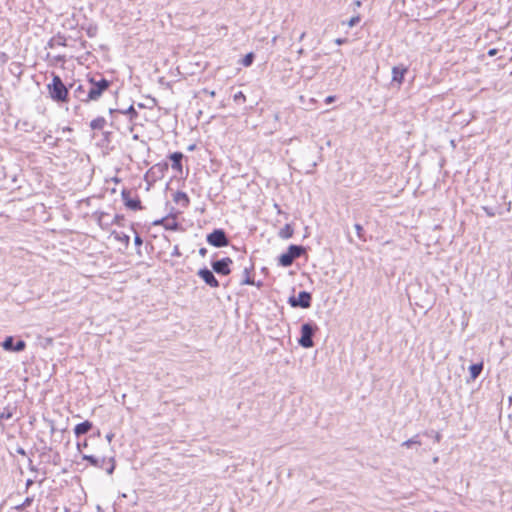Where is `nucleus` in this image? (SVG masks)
<instances>
[{
	"label": "nucleus",
	"instance_id": "1",
	"mask_svg": "<svg viewBox=\"0 0 512 512\" xmlns=\"http://www.w3.org/2000/svg\"><path fill=\"white\" fill-rule=\"evenodd\" d=\"M50 98L56 103H67L69 100V88L66 87L61 77L52 73V81L47 84Z\"/></svg>",
	"mask_w": 512,
	"mask_h": 512
},
{
	"label": "nucleus",
	"instance_id": "2",
	"mask_svg": "<svg viewBox=\"0 0 512 512\" xmlns=\"http://www.w3.org/2000/svg\"><path fill=\"white\" fill-rule=\"evenodd\" d=\"M88 98L91 101H97L109 88L112 82L107 80L102 75H96L88 79Z\"/></svg>",
	"mask_w": 512,
	"mask_h": 512
},
{
	"label": "nucleus",
	"instance_id": "3",
	"mask_svg": "<svg viewBox=\"0 0 512 512\" xmlns=\"http://www.w3.org/2000/svg\"><path fill=\"white\" fill-rule=\"evenodd\" d=\"M306 253V248L302 245L291 244L285 253L278 257V264L282 267H289L293 262Z\"/></svg>",
	"mask_w": 512,
	"mask_h": 512
},
{
	"label": "nucleus",
	"instance_id": "4",
	"mask_svg": "<svg viewBox=\"0 0 512 512\" xmlns=\"http://www.w3.org/2000/svg\"><path fill=\"white\" fill-rule=\"evenodd\" d=\"M318 331V326L314 322H306L301 326V335L298 339V344L306 349L312 348L314 346L313 337L315 333Z\"/></svg>",
	"mask_w": 512,
	"mask_h": 512
},
{
	"label": "nucleus",
	"instance_id": "5",
	"mask_svg": "<svg viewBox=\"0 0 512 512\" xmlns=\"http://www.w3.org/2000/svg\"><path fill=\"white\" fill-rule=\"evenodd\" d=\"M82 459L86 460L93 467L100 468V469H105L107 474H109V475L113 474V472L115 470V467H116V463H115L114 457L98 458V457H96L94 455H86V454H84L82 456Z\"/></svg>",
	"mask_w": 512,
	"mask_h": 512
},
{
	"label": "nucleus",
	"instance_id": "6",
	"mask_svg": "<svg viewBox=\"0 0 512 512\" xmlns=\"http://www.w3.org/2000/svg\"><path fill=\"white\" fill-rule=\"evenodd\" d=\"M206 241L209 245L216 248L226 247L230 243L227 233L222 228L214 229L211 233L207 234Z\"/></svg>",
	"mask_w": 512,
	"mask_h": 512
},
{
	"label": "nucleus",
	"instance_id": "7",
	"mask_svg": "<svg viewBox=\"0 0 512 512\" xmlns=\"http://www.w3.org/2000/svg\"><path fill=\"white\" fill-rule=\"evenodd\" d=\"M311 302H312V295H311V293H309L307 291H300L298 293L297 297L291 296L288 299V303L293 308L301 307V308L306 309L311 306Z\"/></svg>",
	"mask_w": 512,
	"mask_h": 512
},
{
	"label": "nucleus",
	"instance_id": "8",
	"mask_svg": "<svg viewBox=\"0 0 512 512\" xmlns=\"http://www.w3.org/2000/svg\"><path fill=\"white\" fill-rule=\"evenodd\" d=\"M232 263L233 260L230 257H224L222 259L212 261L211 267L214 273H217L220 276H227L231 273L230 266Z\"/></svg>",
	"mask_w": 512,
	"mask_h": 512
},
{
	"label": "nucleus",
	"instance_id": "9",
	"mask_svg": "<svg viewBox=\"0 0 512 512\" xmlns=\"http://www.w3.org/2000/svg\"><path fill=\"white\" fill-rule=\"evenodd\" d=\"M2 347L4 350L9 352H21L26 348V342L22 339L15 342V338L13 336H7L2 342Z\"/></svg>",
	"mask_w": 512,
	"mask_h": 512
},
{
	"label": "nucleus",
	"instance_id": "10",
	"mask_svg": "<svg viewBox=\"0 0 512 512\" xmlns=\"http://www.w3.org/2000/svg\"><path fill=\"white\" fill-rule=\"evenodd\" d=\"M197 275L204 281L206 285L211 288H218L220 286V283L215 277L213 270H210L207 267L200 268L197 272Z\"/></svg>",
	"mask_w": 512,
	"mask_h": 512
},
{
	"label": "nucleus",
	"instance_id": "11",
	"mask_svg": "<svg viewBox=\"0 0 512 512\" xmlns=\"http://www.w3.org/2000/svg\"><path fill=\"white\" fill-rule=\"evenodd\" d=\"M153 225H162L166 230L176 231L179 229L180 224L176 220V215H167L161 219L153 221Z\"/></svg>",
	"mask_w": 512,
	"mask_h": 512
},
{
	"label": "nucleus",
	"instance_id": "12",
	"mask_svg": "<svg viewBox=\"0 0 512 512\" xmlns=\"http://www.w3.org/2000/svg\"><path fill=\"white\" fill-rule=\"evenodd\" d=\"M124 204L127 208L137 211L142 209L141 201L138 197L132 198L131 191L124 189L121 193Z\"/></svg>",
	"mask_w": 512,
	"mask_h": 512
},
{
	"label": "nucleus",
	"instance_id": "13",
	"mask_svg": "<svg viewBox=\"0 0 512 512\" xmlns=\"http://www.w3.org/2000/svg\"><path fill=\"white\" fill-rule=\"evenodd\" d=\"M69 88L73 89V96H74V98L78 99L79 101L84 102V103H88L91 101V99H89L87 97L88 96V84L87 85L79 84L76 86L75 83H73V84H70Z\"/></svg>",
	"mask_w": 512,
	"mask_h": 512
},
{
	"label": "nucleus",
	"instance_id": "14",
	"mask_svg": "<svg viewBox=\"0 0 512 512\" xmlns=\"http://www.w3.org/2000/svg\"><path fill=\"white\" fill-rule=\"evenodd\" d=\"M408 72V67L400 64L392 68V84L396 83L398 86L404 82V77Z\"/></svg>",
	"mask_w": 512,
	"mask_h": 512
},
{
	"label": "nucleus",
	"instance_id": "15",
	"mask_svg": "<svg viewBox=\"0 0 512 512\" xmlns=\"http://www.w3.org/2000/svg\"><path fill=\"white\" fill-rule=\"evenodd\" d=\"M93 428V423L89 420H85L74 427V434L76 437H80L87 434Z\"/></svg>",
	"mask_w": 512,
	"mask_h": 512
},
{
	"label": "nucleus",
	"instance_id": "16",
	"mask_svg": "<svg viewBox=\"0 0 512 512\" xmlns=\"http://www.w3.org/2000/svg\"><path fill=\"white\" fill-rule=\"evenodd\" d=\"M254 270V265L251 264L249 267H245L243 274L244 278L241 281V285H256L257 287H260L262 285L261 282L255 283L254 279L250 276L251 271Z\"/></svg>",
	"mask_w": 512,
	"mask_h": 512
},
{
	"label": "nucleus",
	"instance_id": "17",
	"mask_svg": "<svg viewBox=\"0 0 512 512\" xmlns=\"http://www.w3.org/2000/svg\"><path fill=\"white\" fill-rule=\"evenodd\" d=\"M168 170V163H158L151 167L148 171V174H151L154 177L160 178L163 177L164 173Z\"/></svg>",
	"mask_w": 512,
	"mask_h": 512
},
{
	"label": "nucleus",
	"instance_id": "18",
	"mask_svg": "<svg viewBox=\"0 0 512 512\" xmlns=\"http://www.w3.org/2000/svg\"><path fill=\"white\" fill-rule=\"evenodd\" d=\"M95 216H96L97 222L101 228L106 229L109 226L113 225V221H111L108 213L96 212Z\"/></svg>",
	"mask_w": 512,
	"mask_h": 512
},
{
	"label": "nucleus",
	"instance_id": "19",
	"mask_svg": "<svg viewBox=\"0 0 512 512\" xmlns=\"http://www.w3.org/2000/svg\"><path fill=\"white\" fill-rule=\"evenodd\" d=\"M172 162V168L177 171H182L183 154L181 152H174L169 156Z\"/></svg>",
	"mask_w": 512,
	"mask_h": 512
},
{
	"label": "nucleus",
	"instance_id": "20",
	"mask_svg": "<svg viewBox=\"0 0 512 512\" xmlns=\"http://www.w3.org/2000/svg\"><path fill=\"white\" fill-rule=\"evenodd\" d=\"M173 200L175 203L180 204L182 207H188L190 203L188 195L182 191H177L173 195Z\"/></svg>",
	"mask_w": 512,
	"mask_h": 512
},
{
	"label": "nucleus",
	"instance_id": "21",
	"mask_svg": "<svg viewBox=\"0 0 512 512\" xmlns=\"http://www.w3.org/2000/svg\"><path fill=\"white\" fill-rule=\"evenodd\" d=\"M482 371H483V363L482 362L474 363V364L470 365L469 373H470L471 380H473V381L476 380L480 376Z\"/></svg>",
	"mask_w": 512,
	"mask_h": 512
},
{
	"label": "nucleus",
	"instance_id": "22",
	"mask_svg": "<svg viewBox=\"0 0 512 512\" xmlns=\"http://www.w3.org/2000/svg\"><path fill=\"white\" fill-rule=\"evenodd\" d=\"M55 46H67L65 36L58 33L54 37H52L48 42V47L54 48Z\"/></svg>",
	"mask_w": 512,
	"mask_h": 512
},
{
	"label": "nucleus",
	"instance_id": "23",
	"mask_svg": "<svg viewBox=\"0 0 512 512\" xmlns=\"http://www.w3.org/2000/svg\"><path fill=\"white\" fill-rule=\"evenodd\" d=\"M294 229L291 224H285L283 228L280 229L278 235L282 239H289L293 236Z\"/></svg>",
	"mask_w": 512,
	"mask_h": 512
},
{
	"label": "nucleus",
	"instance_id": "24",
	"mask_svg": "<svg viewBox=\"0 0 512 512\" xmlns=\"http://www.w3.org/2000/svg\"><path fill=\"white\" fill-rule=\"evenodd\" d=\"M105 125H106V119L102 116H99L90 122V128L92 130H102Z\"/></svg>",
	"mask_w": 512,
	"mask_h": 512
},
{
	"label": "nucleus",
	"instance_id": "25",
	"mask_svg": "<svg viewBox=\"0 0 512 512\" xmlns=\"http://www.w3.org/2000/svg\"><path fill=\"white\" fill-rule=\"evenodd\" d=\"M118 113L128 115L130 120H134L138 117V112L135 110L133 105H130L127 109L119 108Z\"/></svg>",
	"mask_w": 512,
	"mask_h": 512
},
{
	"label": "nucleus",
	"instance_id": "26",
	"mask_svg": "<svg viewBox=\"0 0 512 512\" xmlns=\"http://www.w3.org/2000/svg\"><path fill=\"white\" fill-rule=\"evenodd\" d=\"M412 445H422V442L420 440V434H416L414 435L412 438L404 441L401 446L402 447H407V448H410Z\"/></svg>",
	"mask_w": 512,
	"mask_h": 512
},
{
	"label": "nucleus",
	"instance_id": "27",
	"mask_svg": "<svg viewBox=\"0 0 512 512\" xmlns=\"http://www.w3.org/2000/svg\"><path fill=\"white\" fill-rule=\"evenodd\" d=\"M112 235H114V238L118 241H120L121 243H123L125 245V247H128L129 243H130V237L125 234V233H118V232H113Z\"/></svg>",
	"mask_w": 512,
	"mask_h": 512
},
{
	"label": "nucleus",
	"instance_id": "28",
	"mask_svg": "<svg viewBox=\"0 0 512 512\" xmlns=\"http://www.w3.org/2000/svg\"><path fill=\"white\" fill-rule=\"evenodd\" d=\"M254 59H255V54L253 52H249L247 53L243 58L242 60L240 61V63L244 66V67H249L253 64L254 62Z\"/></svg>",
	"mask_w": 512,
	"mask_h": 512
},
{
	"label": "nucleus",
	"instance_id": "29",
	"mask_svg": "<svg viewBox=\"0 0 512 512\" xmlns=\"http://www.w3.org/2000/svg\"><path fill=\"white\" fill-rule=\"evenodd\" d=\"M33 501H34V497H26L25 500L21 504H19L15 507V509L18 511H23L27 507L31 506Z\"/></svg>",
	"mask_w": 512,
	"mask_h": 512
},
{
	"label": "nucleus",
	"instance_id": "30",
	"mask_svg": "<svg viewBox=\"0 0 512 512\" xmlns=\"http://www.w3.org/2000/svg\"><path fill=\"white\" fill-rule=\"evenodd\" d=\"M13 417V411L10 407H5L0 413V420H9Z\"/></svg>",
	"mask_w": 512,
	"mask_h": 512
},
{
	"label": "nucleus",
	"instance_id": "31",
	"mask_svg": "<svg viewBox=\"0 0 512 512\" xmlns=\"http://www.w3.org/2000/svg\"><path fill=\"white\" fill-rule=\"evenodd\" d=\"M233 100L238 103V104H241V103H244L245 100H246V97L245 95L243 94L242 91H238L237 93L234 94L233 96Z\"/></svg>",
	"mask_w": 512,
	"mask_h": 512
},
{
	"label": "nucleus",
	"instance_id": "32",
	"mask_svg": "<svg viewBox=\"0 0 512 512\" xmlns=\"http://www.w3.org/2000/svg\"><path fill=\"white\" fill-rule=\"evenodd\" d=\"M354 227H355V230H356V233H357V236L359 237V239H361L362 241H366V238L364 237L363 227L358 223L355 224Z\"/></svg>",
	"mask_w": 512,
	"mask_h": 512
},
{
	"label": "nucleus",
	"instance_id": "33",
	"mask_svg": "<svg viewBox=\"0 0 512 512\" xmlns=\"http://www.w3.org/2000/svg\"><path fill=\"white\" fill-rule=\"evenodd\" d=\"M424 434H425L426 436H432V435H433L434 440H435V442H437V443H439V442L441 441V439H442L441 434H440L439 432H436V431H433V430H432V431H430V432H427V431H426Z\"/></svg>",
	"mask_w": 512,
	"mask_h": 512
},
{
	"label": "nucleus",
	"instance_id": "34",
	"mask_svg": "<svg viewBox=\"0 0 512 512\" xmlns=\"http://www.w3.org/2000/svg\"><path fill=\"white\" fill-rule=\"evenodd\" d=\"M482 209L489 217H494L496 215V212L492 207L483 206Z\"/></svg>",
	"mask_w": 512,
	"mask_h": 512
},
{
	"label": "nucleus",
	"instance_id": "35",
	"mask_svg": "<svg viewBox=\"0 0 512 512\" xmlns=\"http://www.w3.org/2000/svg\"><path fill=\"white\" fill-rule=\"evenodd\" d=\"M44 142H46L50 145H57L58 139H54L50 134H47L44 137Z\"/></svg>",
	"mask_w": 512,
	"mask_h": 512
},
{
	"label": "nucleus",
	"instance_id": "36",
	"mask_svg": "<svg viewBox=\"0 0 512 512\" xmlns=\"http://www.w3.org/2000/svg\"><path fill=\"white\" fill-rule=\"evenodd\" d=\"M361 18L359 15L357 16H353L349 21H348V26L349 27H353L355 25H357L359 22H360Z\"/></svg>",
	"mask_w": 512,
	"mask_h": 512
},
{
	"label": "nucleus",
	"instance_id": "37",
	"mask_svg": "<svg viewBox=\"0 0 512 512\" xmlns=\"http://www.w3.org/2000/svg\"><path fill=\"white\" fill-rule=\"evenodd\" d=\"M124 220V216L123 215H115L113 219H111V221H113V224H117V225H121V222Z\"/></svg>",
	"mask_w": 512,
	"mask_h": 512
},
{
	"label": "nucleus",
	"instance_id": "38",
	"mask_svg": "<svg viewBox=\"0 0 512 512\" xmlns=\"http://www.w3.org/2000/svg\"><path fill=\"white\" fill-rule=\"evenodd\" d=\"M134 243L138 247H140L143 244V240H142L141 236L137 232L135 233Z\"/></svg>",
	"mask_w": 512,
	"mask_h": 512
},
{
	"label": "nucleus",
	"instance_id": "39",
	"mask_svg": "<svg viewBox=\"0 0 512 512\" xmlns=\"http://www.w3.org/2000/svg\"><path fill=\"white\" fill-rule=\"evenodd\" d=\"M182 254L180 252V249H179V246L178 245H175L172 252H171V256L173 257H180Z\"/></svg>",
	"mask_w": 512,
	"mask_h": 512
},
{
	"label": "nucleus",
	"instance_id": "40",
	"mask_svg": "<svg viewBox=\"0 0 512 512\" xmlns=\"http://www.w3.org/2000/svg\"><path fill=\"white\" fill-rule=\"evenodd\" d=\"M96 32H97V28L96 27H89L87 29V35L92 38L96 35Z\"/></svg>",
	"mask_w": 512,
	"mask_h": 512
},
{
	"label": "nucleus",
	"instance_id": "41",
	"mask_svg": "<svg viewBox=\"0 0 512 512\" xmlns=\"http://www.w3.org/2000/svg\"><path fill=\"white\" fill-rule=\"evenodd\" d=\"M497 53H498V49L497 48H491L487 52L488 56H490V57H493V56L497 55Z\"/></svg>",
	"mask_w": 512,
	"mask_h": 512
},
{
	"label": "nucleus",
	"instance_id": "42",
	"mask_svg": "<svg viewBox=\"0 0 512 512\" xmlns=\"http://www.w3.org/2000/svg\"><path fill=\"white\" fill-rule=\"evenodd\" d=\"M316 166H317V162H316V161H313V162L311 163V165H310V167H311V168H310V169H308V170L306 171V173H307V174L313 173V172H314V169H315V167H316Z\"/></svg>",
	"mask_w": 512,
	"mask_h": 512
},
{
	"label": "nucleus",
	"instance_id": "43",
	"mask_svg": "<svg viewBox=\"0 0 512 512\" xmlns=\"http://www.w3.org/2000/svg\"><path fill=\"white\" fill-rule=\"evenodd\" d=\"M346 42H347L346 38H337V39H335V44H337V45H342V44H344Z\"/></svg>",
	"mask_w": 512,
	"mask_h": 512
},
{
	"label": "nucleus",
	"instance_id": "44",
	"mask_svg": "<svg viewBox=\"0 0 512 512\" xmlns=\"http://www.w3.org/2000/svg\"><path fill=\"white\" fill-rule=\"evenodd\" d=\"M87 446H88V444H87V441H86V440H85L83 443H80V442H78V443H77V449H78L79 451H81L83 447L85 448V447H87Z\"/></svg>",
	"mask_w": 512,
	"mask_h": 512
},
{
	"label": "nucleus",
	"instance_id": "45",
	"mask_svg": "<svg viewBox=\"0 0 512 512\" xmlns=\"http://www.w3.org/2000/svg\"><path fill=\"white\" fill-rule=\"evenodd\" d=\"M335 100V96H327L326 99H325V103L326 104H330L332 103L333 101Z\"/></svg>",
	"mask_w": 512,
	"mask_h": 512
},
{
	"label": "nucleus",
	"instance_id": "46",
	"mask_svg": "<svg viewBox=\"0 0 512 512\" xmlns=\"http://www.w3.org/2000/svg\"><path fill=\"white\" fill-rule=\"evenodd\" d=\"M207 252H208L207 249L204 248V247L199 249V255L202 256V257H205Z\"/></svg>",
	"mask_w": 512,
	"mask_h": 512
},
{
	"label": "nucleus",
	"instance_id": "47",
	"mask_svg": "<svg viewBox=\"0 0 512 512\" xmlns=\"http://www.w3.org/2000/svg\"><path fill=\"white\" fill-rule=\"evenodd\" d=\"M105 438L108 441V443H110L112 441V439L114 438V434L108 433Z\"/></svg>",
	"mask_w": 512,
	"mask_h": 512
},
{
	"label": "nucleus",
	"instance_id": "48",
	"mask_svg": "<svg viewBox=\"0 0 512 512\" xmlns=\"http://www.w3.org/2000/svg\"><path fill=\"white\" fill-rule=\"evenodd\" d=\"M119 108H110L109 113L113 115L114 113H118Z\"/></svg>",
	"mask_w": 512,
	"mask_h": 512
},
{
	"label": "nucleus",
	"instance_id": "49",
	"mask_svg": "<svg viewBox=\"0 0 512 512\" xmlns=\"http://www.w3.org/2000/svg\"><path fill=\"white\" fill-rule=\"evenodd\" d=\"M62 131H63V132H69V133H70V132H72V128H71V127H69V126H66V127H63V128H62Z\"/></svg>",
	"mask_w": 512,
	"mask_h": 512
},
{
	"label": "nucleus",
	"instance_id": "50",
	"mask_svg": "<svg viewBox=\"0 0 512 512\" xmlns=\"http://www.w3.org/2000/svg\"><path fill=\"white\" fill-rule=\"evenodd\" d=\"M32 484H33V480L32 479H28L26 481V489H28Z\"/></svg>",
	"mask_w": 512,
	"mask_h": 512
},
{
	"label": "nucleus",
	"instance_id": "51",
	"mask_svg": "<svg viewBox=\"0 0 512 512\" xmlns=\"http://www.w3.org/2000/svg\"><path fill=\"white\" fill-rule=\"evenodd\" d=\"M17 452H18L19 454H21V455H25V454H26V453H25V450H24L23 448H19V449L17 450Z\"/></svg>",
	"mask_w": 512,
	"mask_h": 512
},
{
	"label": "nucleus",
	"instance_id": "52",
	"mask_svg": "<svg viewBox=\"0 0 512 512\" xmlns=\"http://www.w3.org/2000/svg\"><path fill=\"white\" fill-rule=\"evenodd\" d=\"M56 60L57 61H64L65 60V56H60L59 55V56L56 57Z\"/></svg>",
	"mask_w": 512,
	"mask_h": 512
},
{
	"label": "nucleus",
	"instance_id": "53",
	"mask_svg": "<svg viewBox=\"0 0 512 512\" xmlns=\"http://www.w3.org/2000/svg\"><path fill=\"white\" fill-rule=\"evenodd\" d=\"M306 33L305 32H302L299 36V41H302L305 37Z\"/></svg>",
	"mask_w": 512,
	"mask_h": 512
},
{
	"label": "nucleus",
	"instance_id": "54",
	"mask_svg": "<svg viewBox=\"0 0 512 512\" xmlns=\"http://www.w3.org/2000/svg\"><path fill=\"white\" fill-rule=\"evenodd\" d=\"M320 58V54H315L313 60L317 61Z\"/></svg>",
	"mask_w": 512,
	"mask_h": 512
},
{
	"label": "nucleus",
	"instance_id": "55",
	"mask_svg": "<svg viewBox=\"0 0 512 512\" xmlns=\"http://www.w3.org/2000/svg\"><path fill=\"white\" fill-rule=\"evenodd\" d=\"M298 54H300V55L304 54V49H303V48H300V49L298 50Z\"/></svg>",
	"mask_w": 512,
	"mask_h": 512
},
{
	"label": "nucleus",
	"instance_id": "56",
	"mask_svg": "<svg viewBox=\"0 0 512 512\" xmlns=\"http://www.w3.org/2000/svg\"><path fill=\"white\" fill-rule=\"evenodd\" d=\"M133 140H139V136L137 134L133 135Z\"/></svg>",
	"mask_w": 512,
	"mask_h": 512
},
{
	"label": "nucleus",
	"instance_id": "57",
	"mask_svg": "<svg viewBox=\"0 0 512 512\" xmlns=\"http://www.w3.org/2000/svg\"><path fill=\"white\" fill-rule=\"evenodd\" d=\"M275 207L278 209V213H281V210H280V207L278 206V204H275Z\"/></svg>",
	"mask_w": 512,
	"mask_h": 512
},
{
	"label": "nucleus",
	"instance_id": "58",
	"mask_svg": "<svg viewBox=\"0 0 512 512\" xmlns=\"http://www.w3.org/2000/svg\"><path fill=\"white\" fill-rule=\"evenodd\" d=\"M54 430H55V428H54V425L52 424V426H51V432L53 433V432H54Z\"/></svg>",
	"mask_w": 512,
	"mask_h": 512
},
{
	"label": "nucleus",
	"instance_id": "59",
	"mask_svg": "<svg viewBox=\"0 0 512 512\" xmlns=\"http://www.w3.org/2000/svg\"><path fill=\"white\" fill-rule=\"evenodd\" d=\"M82 46L85 47L86 46V41H83L82 42Z\"/></svg>",
	"mask_w": 512,
	"mask_h": 512
},
{
	"label": "nucleus",
	"instance_id": "60",
	"mask_svg": "<svg viewBox=\"0 0 512 512\" xmlns=\"http://www.w3.org/2000/svg\"><path fill=\"white\" fill-rule=\"evenodd\" d=\"M356 5H357V6H360V5H361L360 1H357V2H356Z\"/></svg>",
	"mask_w": 512,
	"mask_h": 512
},
{
	"label": "nucleus",
	"instance_id": "61",
	"mask_svg": "<svg viewBox=\"0 0 512 512\" xmlns=\"http://www.w3.org/2000/svg\"><path fill=\"white\" fill-rule=\"evenodd\" d=\"M214 95H215V92H214V91H212V92L210 93V96H214Z\"/></svg>",
	"mask_w": 512,
	"mask_h": 512
},
{
	"label": "nucleus",
	"instance_id": "62",
	"mask_svg": "<svg viewBox=\"0 0 512 512\" xmlns=\"http://www.w3.org/2000/svg\"><path fill=\"white\" fill-rule=\"evenodd\" d=\"M433 461H434V462H437V461H438V457H435V458L433 459Z\"/></svg>",
	"mask_w": 512,
	"mask_h": 512
}]
</instances>
